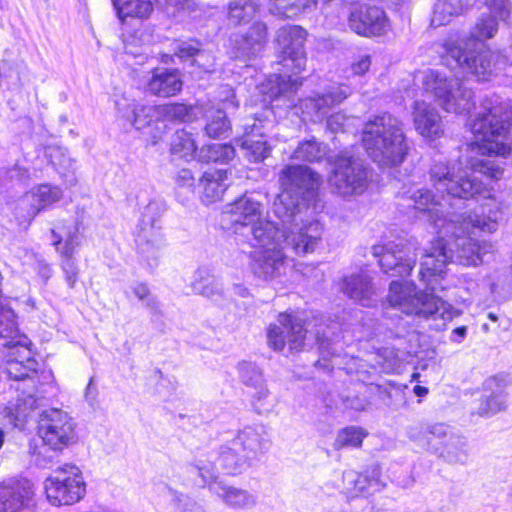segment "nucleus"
<instances>
[{
    "label": "nucleus",
    "mask_w": 512,
    "mask_h": 512,
    "mask_svg": "<svg viewBox=\"0 0 512 512\" xmlns=\"http://www.w3.org/2000/svg\"><path fill=\"white\" fill-rule=\"evenodd\" d=\"M489 208L488 215L474 217L455 216L444 222L438 230L439 237L426 251L420 263V279L426 284L427 291H417L413 282L393 281L389 286L388 302L407 315L422 318H441L451 320L455 315L454 308L437 297L439 279L445 272L446 266L453 257L464 266H477L483 262V257L492 252V245L486 241L479 242L471 237L470 229L478 228L484 232L497 229L502 212Z\"/></svg>",
    "instance_id": "1"
},
{
    "label": "nucleus",
    "mask_w": 512,
    "mask_h": 512,
    "mask_svg": "<svg viewBox=\"0 0 512 512\" xmlns=\"http://www.w3.org/2000/svg\"><path fill=\"white\" fill-rule=\"evenodd\" d=\"M227 171L208 169L200 178V186L203 189L202 200L206 204H210L222 199L227 184Z\"/></svg>",
    "instance_id": "32"
},
{
    "label": "nucleus",
    "mask_w": 512,
    "mask_h": 512,
    "mask_svg": "<svg viewBox=\"0 0 512 512\" xmlns=\"http://www.w3.org/2000/svg\"><path fill=\"white\" fill-rule=\"evenodd\" d=\"M415 130L423 137L435 139L443 134V123L437 109L424 101H416L412 108Z\"/></svg>",
    "instance_id": "23"
},
{
    "label": "nucleus",
    "mask_w": 512,
    "mask_h": 512,
    "mask_svg": "<svg viewBox=\"0 0 512 512\" xmlns=\"http://www.w3.org/2000/svg\"><path fill=\"white\" fill-rule=\"evenodd\" d=\"M235 156V149L229 144L214 143L199 150L198 158L205 162H228Z\"/></svg>",
    "instance_id": "48"
},
{
    "label": "nucleus",
    "mask_w": 512,
    "mask_h": 512,
    "mask_svg": "<svg viewBox=\"0 0 512 512\" xmlns=\"http://www.w3.org/2000/svg\"><path fill=\"white\" fill-rule=\"evenodd\" d=\"M408 438L426 450H431V437L428 433V424L419 423L409 426L407 429Z\"/></svg>",
    "instance_id": "55"
},
{
    "label": "nucleus",
    "mask_w": 512,
    "mask_h": 512,
    "mask_svg": "<svg viewBox=\"0 0 512 512\" xmlns=\"http://www.w3.org/2000/svg\"><path fill=\"white\" fill-rule=\"evenodd\" d=\"M443 457L448 463L465 465L469 460V445L462 437L451 438L447 443Z\"/></svg>",
    "instance_id": "46"
},
{
    "label": "nucleus",
    "mask_w": 512,
    "mask_h": 512,
    "mask_svg": "<svg viewBox=\"0 0 512 512\" xmlns=\"http://www.w3.org/2000/svg\"><path fill=\"white\" fill-rule=\"evenodd\" d=\"M182 79L178 70L156 69L147 88L159 97L175 96L182 90Z\"/></svg>",
    "instance_id": "28"
},
{
    "label": "nucleus",
    "mask_w": 512,
    "mask_h": 512,
    "mask_svg": "<svg viewBox=\"0 0 512 512\" xmlns=\"http://www.w3.org/2000/svg\"><path fill=\"white\" fill-rule=\"evenodd\" d=\"M321 177L311 168L303 165H287L279 174L282 192L274 201L273 210L284 223L296 219L299 202L319 187Z\"/></svg>",
    "instance_id": "7"
},
{
    "label": "nucleus",
    "mask_w": 512,
    "mask_h": 512,
    "mask_svg": "<svg viewBox=\"0 0 512 512\" xmlns=\"http://www.w3.org/2000/svg\"><path fill=\"white\" fill-rule=\"evenodd\" d=\"M134 295L152 312H159L160 305L156 298L150 293L148 287L145 284H138L134 287Z\"/></svg>",
    "instance_id": "60"
},
{
    "label": "nucleus",
    "mask_w": 512,
    "mask_h": 512,
    "mask_svg": "<svg viewBox=\"0 0 512 512\" xmlns=\"http://www.w3.org/2000/svg\"><path fill=\"white\" fill-rule=\"evenodd\" d=\"M17 333L16 322L11 332L7 326L0 328V347L9 349L4 372L15 381H29L35 383L39 363L30 356V350L21 340L15 339ZM34 388V385L32 386Z\"/></svg>",
    "instance_id": "10"
},
{
    "label": "nucleus",
    "mask_w": 512,
    "mask_h": 512,
    "mask_svg": "<svg viewBox=\"0 0 512 512\" xmlns=\"http://www.w3.org/2000/svg\"><path fill=\"white\" fill-rule=\"evenodd\" d=\"M218 464L216 458L210 460L208 458H198L188 467V472L197 475L200 487H207L213 493L214 486L220 485L223 481H218Z\"/></svg>",
    "instance_id": "36"
},
{
    "label": "nucleus",
    "mask_w": 512,
    "mask_h": 512,
    "mask_svg": "<svg viewBox=\"0 0 512 512\" xmlns=\"http://www.w3.org/2000/svg\"><path fill=\"white\" fill-rule=\"evenodd\" d=\"M286 258L284 249L254 250L250 253V269L259 279L273 280L282 274Z\"/></svg>",
    "instance_id": "20"
},
{
    "label": "nucleus",
    "mask_w": 512,
    "mask_h": 512,
    "mask_svg": "<svg viewBox=\"0 0 512 512\" xmlns=\"http://www.w3.org/2000/svg\"><path fill=\"white\" fill-rule=\"evenodd\" d=\"M33 496V485L27 479L0 484V512H18Z\"/></svg>",
    "instance_id": "22"
},
{
    "label": "nucleus",
    "mask_w": 512,
    "mask_h": 512,
    "mask_svg": "<svg viewBox=\"0 0 512 512\" xmlns=\"http://www.w3.org/2000/svg\"><path fill=\"white\" fill-rule=\"evenodd\" d=\"M62 197V191L58 187L41 185L37 189L27 193L21 199L20 207L29 206L27 218H34L43 208L59 201Z\"/></svg>",
    "instance_id": "31"
},
{
    "label": "nucleus",
    "mask_w": 512,
    "mask_h": 512,
    "mask_svg": "<svg viewBox=\"0 0 512 512\" xmlns=\"http://www.w3.org/2000/svg\"><path fill=\"white\" fill-rule=\"evenodd\" d=\"M416 248L411 242L400 240L385 245H374L372 254L378 258L382 270L392 276L409 275L416 264Z\"/></svg>",
    "instance_id": "13"
},
{
    "label": "nucleus",
    "mask_w": 512,
    "mask_h": 512,
    "mask_svg": "<svg viewBox=\"0 0 512 512\" xmlns=\"http://www.w3.org/2000/svg\"><path fill=\"white\" fill-rule=\"evenodd\" d=\"M316 6V0H269L270 13L285 18L312 11Z\"/></svg>",
    "instance_id": "37"
},
{
    "label": "nucleus",
    "mask_w": 512,
    "mask_h": 512,
    "mask_svg": "<svg viewBox=\"0 0 512 512\" xmlns=\"http://www.w3.org/2000/svg\"><path fill=\"white\" fill-rule=\"evenodd\" d=\"M232 441L234 446H237L251 460L269 447L267 433L262 425L245 427Z\"/></svg>",
    "instance_id": "24"
},
{
    "label": "nucleus",
    "mask_w": 512,
    "mask_h": 512,
    "mask_svg": "<svg viewBox=\"0 0 512 512\" xmlns=\"http://www.w3.org/2000/svg\"><path fill=\"white\" fill-rule=\"evenodd\" d=\"M45 398L37 391H21L17 397L15 410L20 417H27L32 411L44 405Z\"/></svg>",
    "instance_id": "52"
},
{
    "label": "nucleus",
    "mask_w": 512,
    "mask_h": 512,
    "mask_svg": "<svg viewBox=\"0 0 512 512\" xmlns=\"http://www.w3.org/2000/svg\"><path fill=\"white\" fill-rule=\"evenodd\" d=\"M162 207L156 203H149L142 212L140 220V235L150 236L156 232H161Z\"/></svg>",
    "instance_id": "43"
},
{
    "label": "nucleus",
    "mask_w": 512,
    "mask_h": 512,
    "mask_svg": "<svg viewBox=\"0 0 512 512\" xmlns=\"http://www.w3.org/2000/svg\"><path fill=\"white\" fill-rule=\"evenodd\" d=\"M512 124V103L497 94H488L472 120L471 131L481 155L506 156L511 148L508 134Z\"/></svg>",
    "instance_id": "3"
},
{
    "label": "nucleus",
    "mask_w": 512,
    "mask_h": 512,
    "mask_svg": "<svg viewBox=\"0 0 512 512\" xmlns=\"http://www.w3.org/2000/svg\"><path fill=\"white\" fill-rule=\"evenodd\" d=\"M367 432L356 426H348L341 429L334 442V448L339 450L344 447H360Z\"/></svg>",
    "instance_id": "50"
},
{
    "label": "nucleus",
    "mask_w": 512,
    "mask_h": 512,
    "mask_svg": "<svg viewBox=\"0 0 512 512\" xmlns=\"http://www.w3.org/2000/svg\"><path fill=\"white\" fill-rule=\"evenodd\" d=\"M138 255L148 268L154 269L158 266L161 251L165 246V239L162 232H156L150 236L139 235Z\"/></svg>",
    "instance_id": "34"
},
{
    "label": "nucleus",
    "mask_w": 512,
    "mask_h": 512,
    "mask_svg": "<svg viewBox=\"0 0 512 512\" xmlns=\"http://www.w3.org/2000/svg\"><path fill=\"white\" fill-rule=\"evenodd\" d=\"M192 287L195 293L207 298L214 299L223 295L222 283L204 269L195 272Z\"/></svg>",
    "instance_id": "40"
},
{
    "label": "nucleus",
    "mask_w": 512,
    "mask_h": 512,
    "mask_svg": "<svg viewBox=\"0 0 512 512\" xmlns=\"http://www.w3.org/2000/svg\"><path fill=\"white\" fill-rule=\"evenodd\" d=\"M75 424L67 412L50 408L39 414L38 434L43 442L53 450H62L74 438Z\"/></svg>",
    "instance_id": "12"
},
{
    "label": "nucleus",
    "mask_w": 512,
    "mask_h": 512,
    "mask_svg": "<svg viewBox=\"0 0 512 512\" xmlns=\"http://www.w3.org/2000/svg\"><path fill=\"white\" fill-rule=\"evenodd\" d=\"M484 4L489 10L488 14L503 22L509 19L511 13V3L509 0H484Z\"/></svg>",
    "instance_id": "56"
},
{
    "label": "nucleus",
    "mask_w": 512,
    "mask_h": 512,
    "mask_svg": "<svg viewBox=\"0 0 512 512\" xmlns=\"http://www.w3.org/2000/svg\"><path fill=\"white\" fill-rule=\"evenodd\" d=\"M372 60L369 54H361L355 58L351 64V70L354 75L362 76L370 69Z\"/></svg>",
    "instance_id": "63"
},
{
    "label": "nucleus",
    "mask_w": 512,
    "mask_h": 512,
    "mask_svg": "<svg viewBox=\"0 0 512 512\" xmlns=\"http://www.w3.org/2000/svg\"><path fill=\"white\" fill-rule=\"evenodd\" d=\"M226 214L235 233H244L262 219L263 204L252 195L244 194L228 205Z\"/></svg>",
    "instance_id": "17"
},
{
    "label": "nucleus",
    "mask_w": 512,
    "mask_h": 512,
    "mask_svg": "<svg viewBox=\"0 0 512 512\" xmlns=\"http://www.w3.org/2000/svg\"><path fill=\"white\" fill-rule=\"evenodd\" d=\"M213 494L228 508L249 510L256 506L257 497L250 491L222 482L214 486Z\"/></svg>",
    "instance_id": "26"
},
{
    "label": "nucleus",
    "mask_w": 512,
    "mask_h": 512,
    "mask_svg": "<svg viewBox=\"0 0 512 512\" xmlns=\"http://www.w3.org/2000/svg\"><path fill=\"white\" fill-rule=\"evenodd\" d=\"M174 503L175 512H207L201 504L186 495H176Z\"/></svg>",
    "instance_id": "61"
},
{
    "label": "nucleus",
    "mask_w": 512,
    "mask_h": 512,
    "mask_svg": "<svg viewBox=\"0 0 512 512\" xmlns=\"http://www.w3.org/2000/svg\"><path fill=\"white\" fill-rule=\"evenodd\" d=\"M201 109L198 106L185 103H165L153 107V114L157 120L173 122H192Z\"/></svg>",
    "instance_id": "33"
},
{
    "label": "nucleus",
    "mask_w": 512,
    "mask_h": 512,
    "mask_svg": "<svg viewBox=\"0 0 512 512\" xmlns=\"http://www.w3.org/2000/svg\"><path fill=\"white\" fill-rule=\"evenodd\" d=\"M175 55L184 60L190 57L193 58V64H197L204 68L205 71H209L212 67L211 63H206L205 60L210 58V55L205 51L199 50L194 44L189 42H176L174 47Z\"/></svg>",
    "instance_id": "49"
},
{
    "label": "nucleus",
    "mask_w": 512,
    "mask_h": 512,
    "mask_svg": "<svg viewBox=\"0 0 512 512\" xmlns=\"http://www.w3.org/2000/svg\"><path fill=\"white\" fill-rule=\"evenodd\" d=\"M358 121L356 117H347L342 113H335L327 119V128L332 132H348L351 126H355L354 122Z\"/></svg>",
    "instance_id": "58"
},
{
    "label": "nucleus",
    "mask_w": 512,
    "mask_h": 512,
    "mask_svg": "<svg viewBox=\"0 0 512 512\" xmlns=\"http://www.w3.org/2000/svg\"><path fill=\"white\" fill-rule=\"evenodd\" d=\"M443 64L451 69H462L472 74L477 81L488 82L506 69L501 51L485 49L472 55L471 39H459L449 35L441 44Z\"/></svg>",
    "instance_id": "6"
},
{
    "label": "nucleus",
    "mask_w": 512,
    "mask_h": 512,
    "mask_svg": "<svg viewBox=\"0 0 512 512\" xmlns=\"http://www.w3.org/2000/svg\"><path fill=\"white\" fill-rule=\"evenodd\" d=\"M473 0H437L434 5L431 25L441 27L449 24L455 17L472 4Z\"/></svg>",
    "instance_id": "35"
},
{
    "label": "nucleus",
    "mask_w": 512,
    "mask_h": 512,
    "mask_svg": "<svg viewBox=\"0 0 512 512\" xmlns=\"http://www.w3.org/2000/svg\"><path fill=\"white\" fill-rule=\"evenodd\" d=\"M498 20L491 14L482 13L471 28L468 36L455 35L459 39H471V47H474L476 41L484 42L495 37L499 29Z\"/></svg>",
    "instance_id": "38"
},
{
    "label": "nucleus",
    "mask_w": 512,
    "mask_h": 512,
    "mask_svg": "<svg viewBox=\"0 0 512 512\" xmlns=\"http://www.w3.org/2000/svg\"><path fill=\"white\" fill-rule=\"evenodd\" d=\"M327 154V145L312 138L299 143L291 158L300 161L319 162L323 160Z\"/></svg>",
    "instance_id": "41"
},
{
    "label": "nucleus",
    "mask_w": 512,
    "mask_h": 512,
    "mask_svg": "<svg viewBox=\"0 0 512 512\" xmlns=\"http://www.w3.org/2000/svg\"><path fill=\"white\" fill-rule=\"evenodd\" d=\"M345 489L351 497L366 496L370 494V488L376 485V481H371L366 475L355 471H348L343 474Z\"/></svg>",
    "instance_id": "47"
},
{
    "label": "nucleus",
    "mask_w": 512,
    "mask_h": 512,
    "mask_svg": "<svg viewBox=\"0 0 512 512\" xmlns=\"http://www.w3.org/2000/svg\"><path fill=\"white\" fill-rule=\"evenodd\" d=\"M280 326L271 324L267 330V342L275 351H282L288 343L290 350L300 351L308 338L305 323L296 315L281 313L278 316Z\"/></svg>",
    "instance_id": "14"
},
{
    "label": "nucleus",
    "mask_w": 512,
    "mask_h": 512,
    "mask_svg": "<svg viewBox=\"0 0 512 512\" xmlns=\"http://www.w3.org/2000/svg\"><path fill=\"white\" fill-rule=\"evenodd\" d=\"M230 123L222 109L210 111L208 122L205 126L206 134L211 138H218L228 132Z\"/></svg>",
    "instance_id": "53"
},
{
    "label": "nucleus",
    "mask_w": 512,
    "mask_h": 512,
    "mask_svg": "<svg viewBox=\"0 0 512 512\" xmlns=\"http://www.w3.org/2000/svg\"><path fill=\"white\" fill-rule=\"evenodd\" d=\"M484 394L479 400L476 413L482 417H489L506 409V395L501 382L491 377L484 382Z\"/></svg>",
    "instance_id": "25"
},
{
    "label": "nucleus",
    "mask_w": 512,
    "mask_h": 512,
    "mask_svg": "<svg viewBox=\"0 0 512 512\" xmlns=\"http://www.w3.org/2000/svg\"><path fill=\"white\" fill-rule=\"evenodd\" d=\"M306 35V31L300 26H284L277 32V43L282 53V66L293 75L304 70L306 65L304 51Z\"/></svg>",
    "instance_id": "15"
},
{
    "label": "nucleus",
    "mask_w": 512,
    "mask_h": 512,
    "mask_svg": "<svg viewBox=\"0 0 512 512\" xmlns=\"http://www.w3.org/2000/svg\"><path fill=\"white\" fill-rule=\"evenodd\" d=\"M258 0H230L227 18L231 25L248 23L257 13Z\"/></svg>",
    "instance_id": "39"
},
{
    "label": "nucleus",
    "mask_w": 512,
    "mask_h": 512,
    "mask_svg": "<svg viewBox=\"0 0 512 512\" xmlns=\"http://www.w3.org/2000/svg\"><path fill=\"white\" fill-rule=\"evenodd\" d=\"M45 156L60 174L74 173L75 161L68 155L65 148L58 145H48L45 147Z\"/></svg>",
    "instance_id": "42"
},
{
    "label": "nucleus",
    "mask_w": 512,
    "mask_h": 512,
    "mask_svg": "<svg viewBox=\"0 0 512 512\" xmlns=\"http://www.w3.org/2000/svg\"><path fill=\"white\" fill-rule=\"evenodd\" d=\"M291 221L288 234L275 223L262 218L250 228L251 245L254 250L285 249L290 247L297 255L312 253L321 240L323 227L319 221H308L299 225ZM287 225L288 223H284Z\"/></svg>",
    "instance_id": "5"
},
{
    "label": "nucleus",
    "mask_w": 512,
    "mask_h": 512,
    "mask_svg": "<svg viewBox=\"0 0 512 512\" xmlns=\"http://www.w3.org/2000/svg\"><path fill=\"white\" fill-rule=\"evenodd\" d=\"M237 371L241 382L248 387H259V385L265 381L263 371L253 362H239L237 365Z\"/></svg>",
    "instance_id": "51"
},
{
    "label": "nucleus",
    "mask_w": 512,
    "mask_h": 512,
    "mask_svg": "<svg viewBox=\"0 0 512 512\" xmlns=\"http://www.w3.org/2000/svg\"><path fill=\"white\" fill-rule=\"evenodd\" d=\"M241 146L245 150V156L251 162H260L270 154V147L263 135L247 134Z\"/></svg>",
    "instance_id": "44"
},
{
    "label": "nucleus",
    "mask_w": 512,
    "mask_h": 512,
    "mask_svg": "<svg viewBox=\"0 0 512 512\" xmlns=\"http://www.w3.org/2000/svg\"><path fill=\"white\" fill-rule=\"evenodd\" d=\"M471 171L455 164L450 165L443 161H435L430 170V181L439 194H446L454 198L470 199L482 197L491 199V192L487 186L473 175L479 172L489 178L499 179L504 170L489 159L477 160L471 163Z\"/></svg>",
    "instance_id": "4"
},
{
    "label": "nucleus",
    "mask_w": 512,
    "mask_h": 512,
    "mask_svg": "<svg viewBox=\"0 0 512 512\" xmlns=\"http://www.w3.org/2000/svg\"><path fill=\"white\" fill-rule=\"evenodd\" d=\"M255 393L252 396V405L259 414L266 413L270 410V405L267 399L270 396V391L267 388L266 381L262 382L259 387H254Z\"/></svg>",
    "instance_id": "57"
},
{
    "label": "nucleus",
    "mask_w": 512,
    "mask_h": 512,
    "mask_svg": "<svg viewBox=\"0 0 512 512\" xmlns=\"http://www.w3.org/2000/svg\"><path fill=\"white\" fill-rule=\"evenodd\" d=\"M352 90L346 85L331 87L322 95L310 97L300 101L302 114L311 121H320L324 118L328 109L338 105L348 98Z\"/></svg>",
    "instance_id": "19"
},
{
    "label": "nucleus",
    "mask_w": 512,
    "mask_h": 512,
    "mask_svg": "<svg viewBox=\"0 0 512 512\" xmlns=\"http://www.w3.org/2000/svg\"><path fill=\"white\" fill-rule=\"evenodd\" d=\"M61 268L65 274V279L70 288L75 286L78 278V266L74 259V254L61 255Z\"/></svg>",
    "instance_id": "59"
},
{
    "label": "nucleus",
    "mask_w": 512,
    "mask_h": 512,
    "mask_svg": "<svg viewBox=\"0 0 512 512\" xmlns=\"http://www.w3.org/2000/svg\"><path fill=\"white\" fill-rule=\"evenodd\" d=\"M403 197L412 201L413 208L427 216L439 230L444 222H448L443 215V207L439 200L425 188L411 187L403 192Z\"/></svg>",
    "instance_id": "21"
},
{
    "label": "nucleus",
    "mask_w": 512,
    "mask_h": 512,
    "mask_svg": "<svg viewBox=\"0 0 512 512\" xmlns=\"http://www.w3.org/2000/svg\"><path fill=\"white\" fill-rule=\"evenodd\" d=\"M301 82L297 78H292L288 74L270 75L267 82L262 84L260 91L264 94V101L269 100L272 109L282 107L290 108L294 106L292 95Z\"/></svg>",
    "instance_id": "18"
},
{
    "label": "nucleus",
    "mask_w": 512,
    "mask_h": 512,
    "mask_svg": "<svg viewBox=\"0 0 512 512\" xmlns=\"http://www.w3.org/2000/svg\"><path fill=\"white\" fill-rule=\"evenodd\" d=\"M362 144L368 156L380 168L400 166L410 150L403 122L390 113L374 116L366 122Z\"/></svg>",
    "instance_id": "2"
},
{
    "label": "nucleus",
    "mask_w": 512,
    "mask_h": 512,
    "mask_svg": "<svg viewBox=\"0 0 512 512\" xmlns=\"http://www.w3.org/2000/svg\"><path fill=\"white\" fill-rule=\"evenodd\" d=\"M348 24L352 31L365 37L383 35L390 27L386 13L376 6L354 8L349 15Z\"/></svg>",
    "instance_id": "16"
},
{
    "label": "nucleus",
    "mask_w": 512,
    "mask_h": 512,
    "mask_svg": "<svg viewBox=\"0 0 512 512\" xmlns=\"http://www.w3.org/2000/svg\"><path fill=\"white\" fill-rule=\"evenodd\" d=\"M422 84L446 112L467 114L475 106L473 91L457 78L431 69L424 72Z\"/></svg>",
    "instance_id": "8"
},
{
    "label": "nucleus",
    "mask_w": 512,
    "mask_h": 512,
    "mask_svg": "<svg viewBox=\"0 0 512 512\" xmlns=\"http://www.w3.org/2000/svg\"><path fill=\"white\" fill-rule=\"evenodd\" d=\"M48 501L55 506L72 505L82 499L86 485L75 465L65 464L55 469L44 482Z\"/></svg>",
    "instance_id": "9"
},
{
    "label": "nucleus",
    "mask_w": 512,
    "mask_h": 512,
    "mask_svg": "<svg viewBox=\"0 0 512 512\" xmlns=\"http://www.w3.org/2000/svg\"><path fill=\"white\" fill-rule=\"evenodd\" d=\"M51 233L54 238L53 245L55 246L56 250L60 253V255L74 254L76 247L79 246L77 227H75L74 230L67 231L65 242L62 246V236L59 235L55 229H52Z\"/></svg>",
    "instance_id": "54"
},
{
    "label": "nucleus",
    "mask_w": 512,
    "mask_h": 512,
    "mask_svg": "<svg viewBox=\"0 0 512 512\" xmlns=\"http://www.w3.org/2000/svg\"><path fill=\"white\" fill-rule=\"evenodd\" d=\"M237 50L236 57H251L262 50L267 41V27L262 22L254 23L245 35L231 39Z\"/></svg>",
    "instance_id": "27"
},
{
    "label": "nucleus",
    "mask_w": 512,
    "mask_h": 512,
    "mask_svg": "<svg viewBox=\"0 0 512 512\" xmlns=\"http://www.w3.org/2000/svg\"><path fill=\"white\" fill-rule=\"evenodd\" d=\"M152 11L151 0H130V17L148 18Z\"/></svg>",
    "instance_id": "62"
},
{
    "label": "nucleus",
    "mask_w": 512,
    "mask_h": 512,
    "mask_svg": "<svg viewBox=\"0 0 512 512\" xmlns=\"http://www.w3.org/2000/svg\"><path fill=\"white\" fill-rule=\"evenodd\" d=\"M197 145L192 134L185 131H176L171 141V152L180 158L189 159L195 156Z\"/></svg>",
    "instance_id": "45"
},
{
    "label": "nucleus",
    "mask_w": 512,
    "mask_h": 512,
    "mask_svg": "<svg viewBox=\"0 0 512 512\" xmlns=\"http://www.w3.org/2000/svg\"><path fill=\"white\" fill-rule=\"evenodd\" d=\"M368 178V170L360 160L341 156L328 177V185L333 193L349 197L362 194L368 186Z\"/></svg>",
    "instance_id": "11"
},
{
    "label": "nucleus",
    "mask_w": 512,
    "mask_h": 512,
    "mask_svg": "<svg viewBox=\"0 0 512 512\" xmlns=\"http://www.w3.org/2000/svg\"><path fill=\"white\" fill-rule=\"evenodd\" d=\"M342 290L364 307H370L376 303V293L367 275L357 274L345 277Z\"/></svg>",
    "instance_id": "29"
},
{
    "label": "nucleus",
    "mask_w": 512,
    "mask_h": 512,
    "mask_svg": "<svg viewBox=\"0 0 512 512\" xmlns=\"http://www.w3.org/2000/svg\"><path fill=\"white\" fill-rule=\"evenodd\" d=\"M175 182L178 187L187 188L188 190L193 191L195 186V177L191 170L181 169L175 176Z\"/></svg>",
    "instance_id": "64"
},
{
    "label": "nucleus",
    "mask_w": 512,
    "mask_h": 512,
    "mask_svg": "<svg viewBox=\"0 0 512 512\" xmlns=\"http://www.w3.org/2000/svg\"><path fill=\"white\" fill-rule=\"evenodd\" d=\"M219 468L227 475L236 476L241 474L248 466L251 459L241 450L234 446L233 441L220 446L216 457Z\"/></svg>",
    "instance_id": "30"
}]
</instances>
